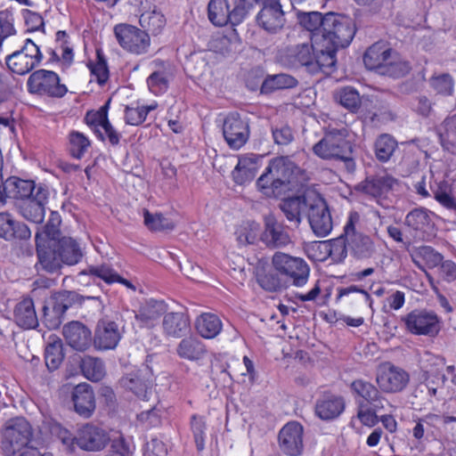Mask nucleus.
Instances as JSON below:
<instances>
[{"mask_svg": "<svg viewBox=\"0 0 456 456\" xmlns=\"http://www.w3.org/2000/svg\"><path fill=\"white\" fill-rule=\"evenodd\" d=\"M308 180V173L289 156H280L269 160L256 185L265 197L280 198L290 191H299Z\"/></svg>", "mask_w": 456, "mask_h": 456, "instance_id": "nucleus-1", "label": "nucleus"}, {"mask_svg": "<svg viewBox=\"0 0 456 456\" xmlns=\"http://www.w3.org/2000/svg\"><path fill=\"white\" fill-rule=\"evenodd\" d=\"M316 35L326 52L321 56L326 61L325 65L336 66L337 52L350 45L355 35V26L349 17L329 12L326 13L322 34Z\"/></svg>", "mask_w": 456, "mask_h": 456, "instance_id": "nucleus-2", "label": "nucleus"}, {"mask_svg": "<svg viewBox=\"0 0 456 456\" xmlns=\"http://www.w3.org/2000/svg\"><path fill=\"white\" fill-rule=\"evenodd\" d=\"M360 221V215L356 211L349 213L344 226L345 241L334 243L330 255L338 260L346 258L347 251L359 259L369 258L374 253V243L371 238L356 231V224Z\"/></svg>", "mask_w": 456, "mask_h": 456, "instance_id": "nucleus-3", "label": "nucleus"}, {"mask_svg": "<svg viewBox=\"0 0 456 456\" xmlns=\"http://www.w3.org/2000/svg\"><path fill=\"white\" fill-rule=\"evenodd\" d=\"M32 427L22 417L7 420L2 430L1 448L4 456H14L31 441Z\"/></svg>", "mask_w": 456, "mask_h": 456, "instance_id": "nucleus-4", "label": "nucleus"}, {"mask_svg": "<svg viewBox=\"0 0 456 456\" xmlns=\"http://www.w3.org/2000/svg\"><path fill=\"white\" fill-rule=\"evenodd\" d=\"M319 39L318 35H314L311 37V44L304 43L289 49L291 63L305 66L311 72H331L335 66H326V61L321 58L326 52Z\"/></svg>", "mask_w": 456, "mask_h": 456, "instance_id": "nucleus-5", "label": "nucleus"}, {"mask_svg": "<svg viewBox=\"0 0 456 456\" xmlns=\"http://www.w3.org/2000/svg\"><path fill=\"white\" fill-rule=\"evenodd\" d=\"M272 265L276 273L293 286L303 287L309 280L310 267L301 257L279 251L273 254Z\"/></svg>", "mask_w": 456, "mask_h": 456, "instance_id": "nucleus-6", "label": "nucleus"}, {"mask_svg": "<svg viewBox=\"0 0 456 456\" xmlns=\"http://www.w3.org/2000/svg\"><path fill=\"white\" fill-rule=\"evenodd\" d=\"M406 330L412 335L436 337L442 330L441 317L433 310L414 309L401 317Z\"/></svg>", "mask_w": 456, "mask_h": 456, "instance_id": "nucleus-7", "label": "nucleus"}, {"mask_svg": "<svg viewBox=\"0 0 456 456\" xmlns=\"http://www.w3.org/2000/svg\"><path fill=\"white\" fill-rule=\"evenodd\" d=\"M30 93L52 98H61L68 88L61 83L57 73L46 69H37L30 74L27 82Z\"/></svg>", "mask_w": 456, "mask_h": 456, "instance_id": "nucleus-8", "label": "nucleus"}, {"mask_svg": "<svg viewBox=\"0 0 456 456\" xmlns=\"http://www.w3.org/2000/svg\"><path fill=\"white\" fill-rule=\"evenodd\" d=\"M42 60L43 53L39 46L27 38L20 50L6 56L5 62L12 73L25 75L39 65Z\"/></svg>", "mask_w": 456, "mask_h": 456, "instance_id": "nucleus-9", "label": "nucleus"}, {"mask_svg": "<svg viewBox=\"0 0 456 456\" xmlns=\"http://www.w3.org/2000/svg\"><path fill=\"white\" fill-rule=\"evenodd\" d=\"M114 35L119 45L132 54H144L150 48L149 34L135 26L125 23L118 24L114 27Z\"/></svg>", "mask_w": 456, "mask_h": 456, "instance_id": "nucleus-10", "label": "nucleus"}, {"mask_svg": "<svg viewBox=\"0 0 456 456\" xmlns=\"http://www.w3.org/2000/svg\"><path fill=\"white\" fill-rule=\"evenodd\" d=\"M347 129H329L324 137L313 147L314 153L323 159H337L349 149Z\"/></svg>", "mask_w": 456, "mask_h": 456, "instance_id": "nucleus-11", "label": "nucleus"}, {"mask_svg": "<svg viewBox=\"0 0 456 456\" xmlns=\"http://www.w3.org/2000/svg\"><path fill=\"white\" fill-rule=\"evenodd\" d=\"M259 239L269 249L284 248L292 244L289 227L273 215L265 216Z\"/></svg>", "mask_w": 456, "mask_h": 456, "instance_id": "nucleus-12", "label": "nucleus"}, {"mask_svg": "<svg viewBox=\"0 0 456 456\" xmlns=\"http://www.w3.org/2000/svg\"><path fill=\"white\" fill-rule=\"evenodd\" d=\"M306 214L311 228L317 236L325 237L330 233L333 222L323 198L319 195L312 197Z\"/></svg>", "mask_w": 456, "mask_h": 456, "instance_id": "nucleus-13", "label": "nucleus"}, {"mask_svg": "<svg viewBox=\"0 0 456 456\" xmlns=\"http://www.w3.org/2000/svg\"><path fill=\"white\" fill-rule=\"evenodd\" d=\"M376 381L381 391L398 393L403 391L410 381L407 371L390 362L382 364L377 372Z\"/></svg>", "mask_w": 456, "mask_h": 456, "instance_id": "nucleus-14", "label": "nucleus"}, {"mask_svg": "<svg viewBox=\"0 0 456 456\" xmlns=\"http://www.w3.org/2000/svg\"><path fill=\"white\" fill-rule=\"evenodd\" d=\"M256 20L257 25L268 33L275 34L285 23V13L280 0H264Z\"/></svg>", "mask_w": 456, "mask_h": 456, "instance_id": "nucleus-15", "label": "nucleus"}, {"mask_svg": "<svg viewBox=\"0 0 456 456\" xmlns=\"http://www.w3.org/2000/svg\"><path fill=\"white\" fill-rule=\"evenodd\" d=\"M399 182L387 173L367 177L360 183L357 189L372 197L379 204L388 197V194L398 186Z\"/></svg>", "mask_w": 456, "mask_h": 456, "instance_id": "nucleus-16", "label": "nucleus"}, {"mask_svg": "<svg viewBox=\"0 0 456 456\" xmlns=\"http://www.w3.org/2000/svg\"><path fill=\"white\" fill-rule=\"evenodd\" d=\"M41 184L37 185L32 180L20 179L17 176L3 180L0 185V202L4 203L6 198L21 200L22 202L34 197Z\"/></svg>", "mask_w": 456, "mask_h": 456, "instance_id": "nucleus-17", "label": "nucleus"}, {"mask_svg": "<svg viewBox=\"0 0 456 456\" xmlns=\"http://www.w3.org/2000/svg\"><path fill=\"white\" fill-rule=\"evenodd\" d=\"M223 134L231 149L239 150L248 139V126L238 114L232 113L224 121Z\"/></svg>", "mask_w": 456, "mask_h": 456, "instance_id": "nucleus-18", "label": "nucleus"}, {"mask_svg": "<svg viewBox=\"0 0 456 456\" xmlns=\"http://www.w3.org/2000/svg\"><path fill=\"white\" fill-rule=\"evenodd\" d=\"M109 441L108 432L96 425L86 424L77 433V445L85 451H100L107 445Z\"/></svg>", "mask_w": 456, "mask_h": 456, "instance_id": "nucleus-19", "label": "nucleus"}, {"mask_svg": "<svg viewBox=\"0 0 456 456\" xmlns=\"http://www.w3.org/2000/svg\"><path fill=\"white\" fill-rule=\"evenodd\" d=\"M405 224L416 239L426 240L433 235V213L422 208H414L406 215Z\"/></svg>", "mask_w": 456, "mask_h": 456, "instance_id": "nucleus-20", "label": "nucleus"}, {"mask_svg": "<svg viewBox=\"0 0 456 456\" xmlns=\"http://www.w3.org/2000/svg\"><path fill=\"white\" fill-rule=\"evenodd\" d=\"M279 444L286 455H300L303 451V427L297 422L287 423L279 433Z\"/></svg>", "mask_w": 456, "mask_h": 456, "instance_id": "nucleus-21", "label": "nucleus"}, {"mask_svg": "<svg viewBox=\"0 0 456 456\" xmlns=\"http://www.w3.org/2000/svg\"><path fill=\"white\" fill-rule=\"evenodd\" d=\"M56 47L48 48L49 62L57 63L62 68H69L74 61V49L70 37L65 30H59L55 34Z\"/></svg>", "mask_w": 456, "mask_h": 456, "instance_id": "nucleus-22", "label": "nucleus"}, {"mask_svg": "<svg viewBox=\"0 0 456 456\" xmlns=\"http://www.w3.org/2000/svg\"><path fill=\"white\" fill-rule=\"evenodd\" d=\"M167 311V305L163 300L149 298L139 306L135 313V319L141 327L153 328Z\"/></svg>", "mask_w": 456, "mask_h": 456, "instance_id": "nucleus-23", "label": "nucleus"}, {"mask_svg": "<svg viewBox=\"0 0 456 456\" xmlns=\"http://www.w3.org/2000/svg\"><path fill=\"white\" fill-rule=\"evenodd\" d=\"M47 198V189L45 187H39L33 198L21 202L19 206L20 215L32 223H42L45 218V205Z\"/></svg>", "mask_w": 456, "mask_h": 456, "instance_id": "nucleus-24", "label": "nucleus"}, {"mask_svg": "<svg viewBox=\"0 0 456 456\" xmlns=\"http://www.w3.org/2000/svg\"><path fill=\"white\" fill-rule=\"evenodd\" d=\"M121 338V333L115 322L101 320L95 330L94 345L102 350L114 349Z\"/></svg>", "mask_w": 456, "mask_h": 456, "instance_id": "nucleus-25", "label": "nucleus"}, {"mask_svg": "<svg viewBox=\"0 0 456 456\" xmlns=\"http://www.w3.org/2000/svg\"><path fill=\"white\" fill-rule=\"evenodd\" d=\"M149 377L150 370L148 368L136 370L124 376L120 379V385L138 398L148 400V392L151 383Z\"/></svg>", "mask_w": 456, "mask_h": 456, "instance_id": "nucleus-26", "label": "nucleus"}, {"mask_svg": "<svg viewBox=\"0 0 456 456\" xmlns=\"http://www.w3.org/2000/svg\"><path fill=\"white\" fill-rule=\"evenodd\" d=\"M155 64L159 68L147 77L146 83L149 91L152 94L159 96L168 90L169 84L174 77V72L172 67L163 61H155Z\"/></svg>", "mask_w": 456, "mask_h": 456, "instance_id": "nucleus-27", "label": "nucleus"}, {"mask_svg": "<svg viewBox=\"0 0 456 456\" xmlns=\"http://www.w3.org/2000/svg\"><path fill=\"white\" fill-rule=\"evenodd\" d=\"M391 54L392 49L385 42H376L366 50L363 56L364 65L368 69L380 74L386 62L391 59Z\"/></svg>", "mask_w": 456, "mask_h": 456, "instance_id": "nucleus-28", "label": "nucleus"}, {"mask_svg": "<svg viewBox=\"0 0 456 456\" xmlns=\"http://www.w3.org/2000/svg\"><path fill=\"white\" fill-rule=\"evenodd\" d=\"M72 401L76 412L82 417L89 418L95 410L94 394L88 384H78L74 387Z\"/></svg>", "mask_w": 456, "mask_h": 456, "instance_id": "nucleus-29", "label": "nucleus"}, {"mask_svg": "<svg viewBox=\"0 0 456 456\" xmlns=\"http://www.w3.org/2000/svg\"><path fill=\"white\" fill-rule=\"evenodd\" d=\"M30 236L31 232L25 224L15 221L7 212L0 213V238L5 240H28Z\"/></svg>", "mask_w": 456, "mask_h": 456, "instance_id": "nucleus-30", "label": "nucleus"}, {"mask_svg": "<svg viewBox=\"0 0 456 456\" xmlns=\"http://www.w3.org/2000/svg\"><path fill=\"white\" fill-rule=\"evenodd\" d=\"M67 343L77 351L86 350L91 343V331L78 322H71L63 327Z\"/></svg>", "mask_w": 456, "mask_h": 456, "instance_id": "nucleus-31", "label": "nucleus"}, {"mask_svg": "<svg viewBox=\"0 0 456 456\" xmlns=\"http://www.w3.org/2000/svg\"><path fill=\"white\" fill-rule=\"evenodd\" d=\"M162 327L167 336L182 338L190 331V319L184 313H166L163 318Z\"/></svg>", "mask_w": 456, "mask_h": 456, "instance_id": "nucleus-32", "label": "nucleus"}, {"mask_svg": "<svg viewBox=\"0 0 456 456\" xmlns=\"http://www.w3.org/2000/svg\"><path fill=\"white\" fill-rule=\"evenodd\" d=\"M57 254L63 265H75L82 261L84 249L81 244L72 237H62L57 243Z\"/></svg>", "mask_w": 456, "mask_h": 456, "instance_id": "nucleus-33", "label": "nucleus"}, {"mask_svg": "<svg viewBox=\"0 0 456 456\" xmlns=\"http://www.w3.org/2000/svg\"><path fill=\"white\" fill-rule=\"evenodd\" d=\"M14 320L23 329H35L38 325V319L35 310L34 301L31 297H23L14 308Z\"/></svg>", "mask_w": 456, "mask_h": 456, "instance_id": "nucleus-34", "label": "nucleus"}, {"mask_svg": "<svg viewBox=\"0 0 456 456\" xmlns=\"http://www.w3.org/2000/svg\"><path fill=\"white\" fill-rule=\"evenodd\" d=\"M177 355L191 362L202 360L207 354L205 344L196 337H187L183 338L177 347Z\"/></svg>", "mask_w": 456, "mask_h": 456, "instance_id": "nucleus-35", "label": "nucleus"}, {"mask_svg": "<svg viewBox=\"0 0 456 456\" xmlns=\"http://www.w3.org/2000/svg\"><path fill=\"white\" fill-rule=\"evenodd\" d=\"M257 169L258 159L255 155L240 157L232 173L233 181L239 185L248 183L255 178Z\"/></svg>", "mask_w": 456, "mask_h": 456, "instance_id": "nucleus-36", "label": "nucleus"}, {"mask_svg": "<svg viewBox=\"0 0 456 456\" xmlns=\"http://www.w3.org/2000/svg\"><path fill=\"white\" fill-rule=\"evenodd\" d=\"M351 389L354 395L361 397L367 404L374 409L383 408V397L378 388L364 379H355L351 383Z\"/></svg>", "mask_w": 456, "mask_h": 456, "instance_id": "nucleus-37", "label": "nucleus"}, {"mask_svg": "<svg viewBox=\"0 0 456 456\" xmlns=\"http://www.w3.org/2000/svg\"><path fill=\"white\" fill-rule=\"evenodd\" d=\"M312 197L296 196L286 199L281 203V209L289 222L298 224L301 222V215L307 213L309 201Z\"/></svg>", "mask_w": 456, "mask_h": 456, "instance_id": "nucleus-38", "label": "nucleus"}, {"mask_svg": "<svg viewBox=\"0 0 456 456\" xmlns=\"http://www.w3.org/2000/svg\"><path fill=\"white\" fill-rule=\"evenodd\" d=\"M195 329L203 338L212 339L222 331L223 323L216 314L203 313L196 318Z\"/></svg>", "mask_w": 456, "mask_h": 456, "instance_id": "nucleus-39", "label": "nucleus"}, {"mask_svg": "<svg viewBox=\"0 0 456 456\" xmlns=\"http://www.w3.org/2000/svg\"><path fill=\"white\" fill-rule=\"evenodd\" d=\"M37 254L38 264L42 269L48 273H55L62 267L61 256L57 254V248L53 250L45 248L40 242V235L36 234Z\"/></svg>", "mask_w": 456, "mask_h": 456, "instance_id": "nucleus-40", "label": "nucleus"}, {"mask_svg": "<svg viewBox=\"0 0 456 456\" xmlns=\"http://www.w3.org/2000/svg\"><path fill=\"white\" fill-rule=\"evenodd\" d=\"M431 192L437 202L444 208L456 210V192L445 180H435L430 184Z\"/></svg>", "mask_w": 456, "mask_h": 456, "instance_id": "nucleus-41", "label": "nucleus"}, {"mask_svg": "<svg viewBox=\"0 0 456 456\" xmlns=\"http://www.w3.org/2000/svg\"><path fill=\"white\" fill-rule=\"evenodd\" d=\"M208 15L210 22L217 27L228 23L232 25V11L227 0H210L208 5Z\"/></svg>", "mask_w": 456, "mask_h": 456, "instance_id": "nucleus-42", "label": "nucleus"}, {"mask_svg": "<svg viewBox=\"0 0 456 456\" xmlns=\"http://www.w3.org/2000/svg\"><path fill=\"white\" fill-rule=\"evenodd\" d=\"M345 404L341 397H326L319 400L315 406L317 416L325 420L337 418L344 411Z\"/></svg>", "mask_w": 456, "mask_h": 456, "instance_id": "nucleus-43", "label": "nucleus"}, {"mask_svg": "<svg viewBox=\"0 0 456 456\" xmlns=\"http://www.w3.org/2000/svg\"><path fill=\"white\" fill-rule=\"evenodd\" d=\"M118 273L109 265L103 264L100 265H91L88 268L81 271L77 277L82 282V279L88 277L95 281L96 279L103 281L107 284H113L118 278Z\"/></svg>", "mask_w": 456, "mask_h": 456, "instance_id": "nucleus-44", "label": "nucleus"}, {"mask_svg": "<svg viewBox=\"0 0 456 456\" xmlns=\"http://www.w3.org/2000/svg\"><path fill=\"white\" fill-rule=\"evenodd\" d=\"M297 80L288 74L281 73L266 77L262 83L261 92L265 94L297 86Z\"/></svg>", "mask_w": 456, "mask_h": 456, "instance_id": "nucleus-45", "label": "nucleus"}, {"mask_svg": "<svg viewBox=\"0 0 456 456\" xmlns=\"http://www.w3.org/2000/svg\"><path fill=\"white\" fill-rule=\"evenodd\" d=\"M297 18L300 26L311 32V37L314 34H322L326 14L323 16L319 12H297Z\"/></svg>", "mask_w": 456, "mask_h": 456, "instance_id": "nucleus-46", "label": "nucleus"}, {"mask_svg": "<svg viewBox=\"0 0 456 456\" xmlns=\"http://www.w3.org/2000/svg\"><path fill=\"white\" fill-rule=\"evenodd\" d=\"M109 102H106L97 110L87 111L85 117L86 123L94 131L98 138L102 141H104V136L101 128L109 122Z\"/></svg>", "mask_w": 456, "mask_h": 456, "instance_id": "nucleus-47", "label": "nucleus"}, {"mask_svg": "<svg viewBox=\"0 0 456 456\" xmlns=\"http://www.w3.org/2000/svg\"><path fill=\"white\" fill-rule=\"evenodd\" d=\"M142 28L153 35L159 34L166 25L165 16L156 8L142 12L139 19Z\"/></svg>", "mask_w": 456, "mask_h": 456, "instance_id": "nucleus-48", "label": "nucleus"}, {"mask_svg": "<svg viewBox=\"0 0 456 456\" xmlns=\"http://www.w3.org/2000/svg\"><path fill=\"white\" fill-rule=\"evenodd\" d=\"M64 358L63 345L60 338H53L49 342L45 350V361L50 371L57 370Z\"/></svg>", "mask_w": 456, "mask_h": 456, "instance_id": "nucleus-49", "label": "nucleus"}, {"mask_svg": "<svg viewBox=\"0 0 456 456\" xmlns=\"http://www.w3.org/2000/svg\"><path fill=\"white\" fill-rule=\"evenodd\" d=\"M80 368L83 375L92 381H99L105 375L103 362L96 357L85 356L81 360Z\"/></svg>", "mask_w": 456, "mask_h": 456, "instance_id": "nucleus-50", "label": "nucleus"}, {"mask_svg": "<svg viewBox=\"0 0 456 456\" xmlns=\"http://www.w3.org/2000/svg\"><path fill=\"white\" fill-rule=\"evenodd\" d=\"M430 88L442 96H451L454 92V79L448 73H435L428 79Z\"/></svg>", "mask_w": 456, "mask_h": 456, "instance_id": "nucleus-51", "label": "nucleus"}, {"mask_svg": "<svg viewBox=\"0 0 456 456\" xmlns=\"http://www.w3.org/2000/svg\"><path fill=\"white\" fill-rule=\"evenodd\" d=\"M143 224L152 232L173 230L174 223L159 212H151L146 208L142 210Z\"/></svg>", "mask_w": 456, "mask_h": 456, "instance_id": "nucleus-52", "label": "nucleus"}, {"mask_svg": "<svg viewBox=\"0 0 456 456\" xmlns=\"http://www.w3.org/2000/svg\"><path fill=\"white\" fill-rule=\"evenodd\" d=\"M96 61L87 64L91 73V80H94L101 86H103L110 77L107 61L101 50L96 51Z\"/></svg>", "mask_w": 456, "mask_h": 456, "instance_id": "nucleus-53", "label": "nucleus"}, {"mask_svg": "<svg viewBox=\"0 0 456 456\" xmlns=\"http://www.w3.org/2000/svg\"><path fill=\"white\" fill-rule=\"evenodd\" d=\"M397 147L396 141L389 134H383L375 142V154L381 162L390 159Z\"/></svg>", "mask_w": 456, "mask_h": 456, "instance_id": "nucleus-54", "label": "nucleus"}, {"mask_svg": "<svg viewBox=\"0 0 456 456\" xmlns=\"http://www.w3.org/2000/svg\"><path fill=\"white\" fill-rule=\"evenodd\" d=\"M384 66V69H382L380 75L394 78H399L407 75L411 69L409 61L398 56L393 57L392 55L391 59H389Z\"/></svg>", "mask_w": 456, "mask_h": 456, "instance_id": "nucleus-55", "label": "nucleus"}, {"mask_svg": "<svg viewBox=\"0 0 456 456\" xmlns=\"http://www.w3.org/2000/svg\"><path fill=\"white\" fill-rule=\"evenodd\" d=\"M264 0H234L232 10V26L240 24L247 16L255 9L256 4H261Z\"/></svg>", "mask_w": 456, "mask_h": 456, "instance_id": "nucleus-56", "label": "nucleus"}, {"mask_svg": "<svg viewBox=\"0 0 456 456\" xmlns=\"http://www.w3.org/2000/svg\"><path fill=\"white\" fill-rule=\"evenodd\" d=\"M69 138L71 156L77 159H82L91 145L89 138L78 131L70 132Z\"/></svg>", "mask_w": 456, "mask_h": 456, "instance_id": "nucleus-57", "label": "nucleus"}, {"mask_svg": "<svg viewBox=\"0 0 456 456\" xmlns=\"http://www.w3.org/2000/svg\"><path fill=\"white\" fill-rule=\"evenodd\" d=\"M191 430L192 432L198 451L205 448L207 423L203 416L194 414L191 417Z\"/></svg>", "mask_w": 456, "mask_h": 456, "instance_id": "nucleus-58", "label": "nucleus"}, {"mask_svg": "<svg viewBox=\"0 0 456 456\" xmlns=\"http://www.w3.org/2000/svg\"><path fill=\"white\" fill-rule=\"evenodd\" d=\"M338 100L342 106L355 112L361 105L359 93L353 87H344L338 92Z\"/></svg>", "mask_w": 456, "mask_h": 456, "instance_id": "nucleus-59", "label": "nucleus"}, {"mask_svg": "<svg viewBox=\"0 0 456 456\" xmlns=\"http://www.w3.org/2000/svg\"><path fill=\"white\" fill-rule=\"evenodd\" d=\"M16 34L14 18L11 12L4 10L0 12V47L4 41Z\"/></svg>", "mask_w": 456, "mask_h": 456, "instance_id": "nucleus-60", "label": "nucleus"}, {"mask_svg": "<svg viewBox=\"0 0 456 456\" xmlns=\"http://www.w3.org/2000/svg\"><path fill=\"white\" fill-rule=\"evenodd\" d=\"M21 15L28 32L40 31L45 28L43 17L36 12L28 9L21 10Z\"/></svg>", "mask_w": 456, "mask_h": 456, "instance_id": "nucleus-61", "label": "nucleus"}, {"mask_svg": "<svg viewBox=\"0 0 456 456\" xmlns=\"http://www.w3.org/2000/svg\"><path fill=\"white\" fill-rule=\"evenodd\" d=\"M236 235L240 244H254L257 238V226L255 223L245 224L237 229Z\"/></svg>", "mask_w": 456, "mask_h": 456, "instance_id": "nucleus-62", "label": "nucleus"}, {"mask_svg": "<svg viewBox=\"0 0 456 456\" xmlns=\"http://www.w3.org/2000/svg\"><path fill=\"white\" fill-rule=\"evenodd\" d=\"M443 127L444 132L440 134V139L443 146L446 144L456 143V114L447 118L444 123Z\"/></svg>", "mask_w": 456, "mask_h": 456, "instance_id": "nucleus-63", "label": "nucleus"}, {"mask_svg": "<svg viewBox=\"0 0 456 456\" xmlns=\"http://www.w3.org/2000/svg\"><path fill=\"white\" fill-rule=\"evenodd\" d=\"M417 255L422 257L431 267L439 265L443 260V256L430 246L419 247L417 248Z\"/></svg>", "mask_w": 456, "mask_h": 456, "instance_id": "nucleus-64", "label": "nucleus"}]
</instances>
